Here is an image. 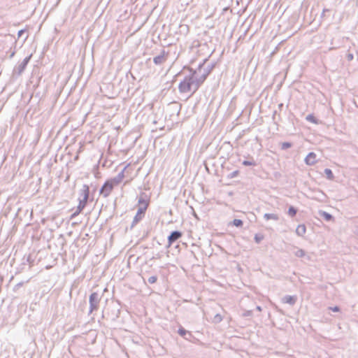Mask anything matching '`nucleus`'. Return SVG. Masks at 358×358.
Returning <instances> with one entry per match:
<instances>
[{"mask_svg":"<svg viewBox=\"0 0 358 358\" xmlns=\"http://www.w3.org/2000/svg\"><path fill=\"white\" fill-rule=\"evenodd\" d=\"M189 74L184 77L178 85V90L180 93L191 92L194 94L201 87L202 83L198 79L197 71L192 68L189 69Z\"/></svg>","mask_w":358,"mask_h":358,"instance_id":"obj_1","label":"nucleus"},{"mask_svg":"<svg viewBox=\"0 0 358 358\" xmlns=\"http://www.w3.org/2000/svg\"><path fill=\"white\" fill-rule=\"evenodd\" d=\"M90 195V188L87 185H83L79 193L78 212H81L86 206Z\"/></svg>","mask_w":358,"mask_h":358,"instance_id":"obj_2","label":"nucleus"},{"mask_svg":"<svg viewBox=\"0 0 358 358\" xmlns=\"http://www.w3.org/2000/svg\"><path fill=\"white\" fill-rule=\"evenodd\" d=\"M101 296L97 292H92L89 297L90 310L89 314L97 310L101 301Z\"/></svg>","mask_w":358,"mask_h":358,"instance_id":"obj_3","label":"nucleus"},{"mask_svg":"<svg viewBox=\"0 0 358 358\" xmlns=\"http://www.w3.org/2000/svg\"><path fill=\"white\" fill-rule=\"evenodd\" d=\"M32 57V54L29 55V56L26 57L23 61L19 64L18 65L15 66L13 71V76H20L23 71L25 70L27 64H29L31 58Z\"/></svg>","mask_w":358,"mask_h":358,"instance_id":"obj_4","label":"nucleus"},{"mask_svg":"<svg viewBox=\"0 0 358 358\" xmlns=\"http://www.w3.org/2000/svg\"><path fill=\"white\" fill-rule=\"evenodd\" d=\"M114 186L115 185L110 180H106L99 190L100 194L105 198L108 196Z\"/></svg>","mask_w":358,"mask_h":358,"instance_id":"obj_5","label":"nucleus"},{"mask_svg":"<svg viewBox=\"0 0 358 358\" xmlns=\"http://www.w3.org/2000/svg\"><path fill=\"white\" fill-rule=\"evenodd\" d=\"M215 66V63L210 64L207 65L205 68H203V72L200 75H198V79L199 80H201V83L202 84L206 80L207 77L209 76V74L213 70Z\"/></svg>","mask_w":358,"mask_h":358,"instance_id":"obj_6","label":"nucleus"},{"mask_svg":"<svg viewBox=\"0 0 358 358\" xmlns=\"http://www.w3.org/2000/svg\"><path fill=\"white\" fill-rule=\"evenodd\" d=\"M149 202L150 199L148 196L145 193L141 192L138 200V208H143L144 211H146L149 206Z\"/></svg>","mask_w":358,"mask_h":358,"instance_id":"obj_7","label":"nucleus"},{"mask_svg":"<svg viewBox=\"0 0 358 358\" xmlns=\"http://www.w3.org/2000/svg\"><path fill=\"white\" fill-rule=\"evenodd\" d=\"M169 52H166L164 50H162L160 55L153 58V62L156 65H161L166 61Z\"/></svg>","mask_w":358,"mask_h":358,"instance_id":"obj_8","label":"nucleus"},{"mask_svg":"<svg viewBox=\"0 0 358 358\" xmlns=\"http://www.w3.org/2000/svg\"><path fill=\"white\" fill-rule=\"evenodd\" d=\"M182 234L180 231H173L171 232L169 236H168V246L169 247L174 242L178 241L180 238H181Z\"/></svg>","mask_w":358,"mask_h":358,"instance_id":"obj_9","label":"nucleus"},{"mask_svg":"<svg viewBox=\"0 0 358 358\" xmlns=\"http://www.w3.org/2000/svg\"><path fill=\"white\" fill-rule=\"evenodd\" d=\"M145 211L143 208H138L137 213L134 217L131 228H133L138 222H140L145 216Z\"/></svg>","mask_w":358,"mask_h":358,"instance_id":"obj_10","label":"nucleus"},{"mask_svg":"<svg viewBox=\"0 0 358 358\" xmlns=\"http://www.w3.org/2000/svg\"><path fill=\"white\" fill-rule=\"evenodd\" d=\"M127 166H125L115 177L110 179V180L115 185L120 184L124 177V171Z\"/></svg>","mask_w":358,"mask_h":358,"instance_id":"obj_11","label":"nucleus"},{"mask_svg":"<svg viewBox=\"0 0 358 358\" xmlns=\"http://www.w3.org/2000/svg\"><path fill=\"white\" fill-rule=\"evenodd\" d=\"M305 162L307 165H313L316 162V155L311 152L308 154L305 158Z\"/></svg>","mask_w":358,"mask_h":358,"instance_id":"obj_12","label":"nucleus"},{"mask_svg":"<svg viewBox=\"0 0 358 358\" xmlns=\"http://www.w3.org/2000/svg\"><path fill=\"white\" fill-rule=\"evenodd\" d=\"M296 299H297V298L296 296L285 295L282 299V301L285 303H288L291 306H293L296 303Z\"/></svg>","mask_w":358,"mask_h":358,"instance_id":"obj_13","label":"nucleus"},{"mask_svg":"<svg viewBox=\"0 0 358 358\" xmlns=\"http://www.w3.org/2000/svg\"><path fill=\"white\" fill-rule=\"evenodd\" d=\"M319 215L327 222L332 221L334 219V216L331 214L324 210H320Z\"/></svg>","mask_w":358,"mask_h":358,"instance_id":"obj_14","label":"nucleus"},{"mask_svg":"<svg viewBox=\"0 0 358 358\" xmlns=\"http://www.w3.org/2000/svg\"><path fill=\"white\" fill-rule=\"evenodd\" d=\"M306 231V227L305 224H299L296 229V234L299 236H303Z\"/></svg>","mask_w":358,"mask_h":358,"instance_id":"obj_15","label":"nucleus"},{"mask_svg":"<svg viewBox=\"0 0 358 358\" xmlns=\"http://www.w3.org/2000/svg\"><path fill=\"white\" fill-rule=\"evenodd\" d=\"M294 255L297 257H306V259H308V260L310 259V256L309 255H306L305 250H303V249H298L294 252Z\"/></svg>","mask_w":358,"mask_h":358,"instance_id":"obj_16","label":"nucleus"},{"mask_svg":"<svg viewBox=\"0 0 358 358\" xmlns=\"http://www.w3.org/2000/svg\"><path fill=\"white\" fill-rule=\"evenodd\" d=\"M264 218L266 220H273L275 221H278L279 220V216L274 213H265L264 215Z\"/></svg>","mask_w":358,"mask_h":358,"instance_id":"obj_17","label":"nucleus"},{"mask_svg":"<svg viewBox=\"0 0 358 358\" xmlns=\"http://www.w3.org/2000/svg\"><path fill=\"white\" fill-rule=\"evenodd\" d=\"M324 172L327 179L333 180L334 178V173L330 169H325Z\"/></svg>","mask_w":358,"mask_h":358,"instance_id":"obj_18","label":"nucleus"},{"mask_svg":"<svg viewBox=\"0 0 358 358\" xmlns=\"http://www.w3.org/2000/svg\"><path fill=\"white\" fill-rule=\"evenodd\" d=\"M306 120L307 121L313 122L314 124H317L318 123L317 119L313 114L308 115L306 116Z\"/></svg>","mask_w":358,"mask_h":358,"instance_id":"obj_19","label":"nucleus"},{"mask_svg":"<svg viewBox=\"0 0 358 358\" xmlns=\"http://www.w3.org/2000/svg\"><path fill=\"white\" fill-rule=\"evenodd\" d=\"M296 213H297V209L295 207H294L292 206L289 207L287 213L289 216L293 217L296 215Z\"/></svg>","mask_w":358,"mask_h":358,"instance_id":"obj_20","label":"nucleus"},{"mask_svg":"<svg viewBox=\"0 0 358 358\" xmlns=\"http://www.w3.org/2000/svg\"><path fill=\"white\" fill-rule=\"evenodd\" d=\"M232 224L236 227H242L243 225V222L239 219H234L232 221Z\"/></svg>","mask_w":358,"mask_h":358,"instance_id":"obj_21","label":"nucleus"},{"mask_svg":"<svg viewBox=\"0 0 358 358\" xmlns=\"http://www.w3.org/2000/svg\"><path fill=\"white\" fill-rule=\"evenodd\" d=\"M242 164L243 166H255L256 163L254 160H251V161L244 160V161H243Z\"/></svg>","mask_w":358,"mask_h":358,"instance_id":"obj_22","label":"nucleus"},{"mask_svg":"<svg viewBox=\"0 0 358 358\" xmlns=\"http://www.w3.org/2000/svg\"><path fill=\"white\" fill-rule=\"evenodd\" d=\"M207 59H205L201 63H200L198 66V68L196 69L197 71V75H200L199 73L201 71L202 69H203L204 64Z\"/></svg>","mask_w":358,"mask_h":358,"instance_id":"obj_23","label":"nucleus"},{"mask_svg":"<svg viewBox=\"0 0 358 358\" xmlns=\"http://www.w3.org/2000/svg\"><path fill=\"white\" fill-rule=\"evenodd\" d=\"M292 146V144L289 142H283L281 144V149L285 150H287Z\"/></svg>","mask_w":358,"mask_h":358,"instance_id":"obj_24","label":"nucleus"},{"mask_svg":"<svg viewBox=\"0 0 358 358\" xmlns=\"http://www.w3.org/2000/svg\"><path fill=\"white\" fill-rule=\"evenodd\" d=\"M157 280V275H152L149 277L147 280L148 282L150 284L155 283Z\"/></svg>","mask_w":358,"mask_h":358,"instance_id":"obj_25","label":"nucleus"},{"mask_svg":"<svg viewBox=\"0 0 358 358\" xmlns=\"http://www.w3.org/2000/svg\"><path fill=\"white\" fill-rule=\"evenodd\" d=\"M222 320V317L221 316V315H220V314H216V315L214 316L213 322H214L215 323H219V322H220Z\"/></svg>","mask_w":358,"mask_h":358,"instance_id":"obj_26","label":"nucleus"},{"mask_svg":"<svg viewBox=\"0 0 358 358\" xmlns=\"http://www.w3.org/2000/svg\"><path fill=\"white\" fill-rule=\"evenodd\" d=\"M178 333L181 336H185L188 332L186 329H185L183 327H180L178 330Z\"/></svg>","mask_w":358,"mask_h":358,"instance_id":"obj_27","label":"nucleus"},{"mask_svg":"<svg viewBox=\"0 0 358 358\" xmlns=\"http://www.w3.org/2000/svg\"><path fill=\"white\" fill-rule=\"evenodd\" d=\"M239 173V171L238 170H236V171H234L233 172L230 173L227 178H229V179H231V178H234L235 177H236Z\"/></svg>","mask_w":358,"mask_h":358,"instance_id":"obj_28","label":"nucleus"},{"mask_svg":"<svg viewBox=\"0 0 358 358\" xmlns=\"http://www.w3.org/2000/svg\"><path fill=\"white\" fill-rule=\"evenodd\" d=\"M264 238V236L260 234H255V241L257 243H259Z\"/></svg>","mask_w":358,"mask_h":358,"instance_id":"obj_29","label":"nucleus"},{"mask_svg":"<svg viewBox=\"0 0 358 358\" xmlns=\"http://www.w3.org/2000/svg\"><path fill=\"white\" fill-rule=\"evenodd\" d=\"M80 212H78V208H77V210L72 213L71 218H74L76 216H77Z\"/></svg>","mask_w":358,"mask_h":358,"instance_id":"obj_30","label":"nucleus"},{"mask_svg":"<svg viewBox=\"0 0 358 358\" xmlns=\"http://www.w3.org/2000/svg\"><path fill=\"white\" fill-rule=\"evenodd\" d=\"M330 309L333 311V312H338L340 310V308L338 306H334V307H331Z\"/></svg>","mask_w":358,"mask_h":358,"instance_id":"obj_31","label":"nucleus"},{"mask_svg":"<svg viewBox=\"0 0 358 358\" xmlns=\"http://www.w3.org/2000/svg\"><path fill=\"white\" fill-rule=\"evenodd\" d=\"M276 115H277V111H276V110H275V111L273 112V113L272 119H273V122H274V123H275V124H277V122L275 121V116H276Z\"/></svg>","mask_w":358,"mask_h":358,"instance_id":"obj_32","label":"nucleus"},{"mask_svg":"<svg viewBox=\"0 0 358 358\" xmlns=\"http://www.w3.org/2000/svg\"><path fill=\"white\" fill-rule=\"evenodd\" d=\"M347 58H348V60H349V61L352 60V59H353V58H354L353 54H352V53H349V54L347 55Z\"/></svg>","mask_w":358,"mask_h":358,"instance_id":"obj_33","label":"nucleus"},{"mask_svg":"<svg viewBox=\"0 0 358 358\" xmlns=\"http://www.w3.org/2000/svg\"><path fill=\"white\" fill-rule=\"evenodd\" d=\"M252 315V310H248L244 313V316H251Z\"/></svg>","mask_w":358,"mask_h":358,"instance_id":"obj_34","label":"nucleus"},{"mask_svg":"<svg viewBox=\"0 0 358 358\" xmlns=\"http://www.w3.org/2000/svg\"><path fill=\"white\" fill-rule=\"evenodd\" d=\"M256 309L258 310V311H262V307L260 306H256Z\"/></svg>","mask_w":358,"mask_h":358,"instance_id":"obj_35","label":"nucleus"},{"mask_svg":"<svg viewBox=\"0 0 358 358\" xmlns=\"http://www.w3.org/2000/svg\"><path fill=\"white\" fill-rule=\"evenodd\" d=\"M24 32V30H20L18 31V36H20L21 34H22V33Z\"/></svg>","mask_w":358,"mask_h":358,"instance_id":"obj_36","label":"nucleus"},{"mask_svg":"<svg viewBox=\"0 0 358 358\" xmlns=\"http://www.w3.org/2000/svg\"><path fill=\"white\" fill-rule=\"evenodd\" d=\"M15 55V52H13L10 55V58H12Z\"/></svg>","mask_w":358,"mask_h":358,"instance_id":"obj_37","label":"nucleus"},{"mask_svg":"<svg viewBox=\"0 0 358 358\" xmlns=\"http://www.w3.org/2000/svg\"><path fill=\"white\" fill-rule=\"evenodd\" d=\"M22 285V283H18L17 285H16L15 287H20Z\"/></svg>","mask_w":358,"mask_h":358,"instance_id":"obj_38","label":"nucleus"},{"mask_svg":"<svg viewBox=\"0 0 358 358\" xmlns=\"http://www.w3.org/2000/svg\"><path fill=\"white\" fill-rule=\"evenodd\" d=\"M30 258H31V257H30V256H29V257H27V261L29 262V261H30Z\"/></svg>","mask_w":358,"mask_h":358,"instance_id":"obj_39","label":"nucleus"},{"mask_svg":"<svg viewBox=\"0 0 358 358\" xmlns=\"http://www.w3.org/2000/svg\"><path fill=\"white\" fill-rule=\"evenodd\" d=\"M2 282V278L0 277V283Z\"/></svg>","mask_w":358,"mask_h":358,"instance_id":"obj_40","label":"nucleus"}]
</instances>
